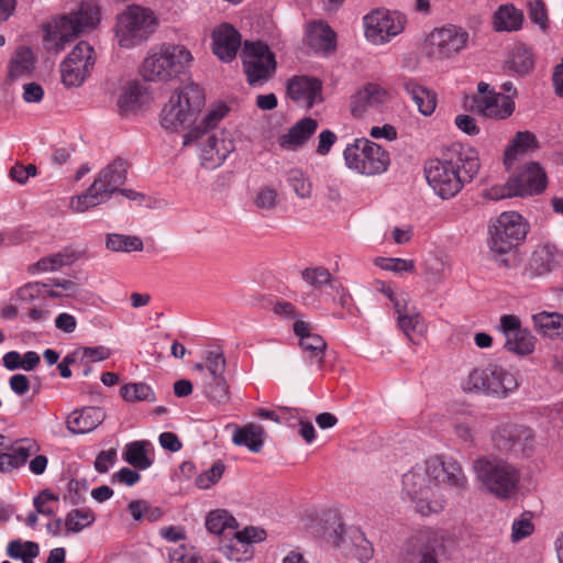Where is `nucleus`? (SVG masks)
<instances>
[{"mask_svg": "<svg viewBox=\"0 0 563 563\" xmlns=\"http://www.w3.org/2000/svg\"><path fill=\"white\" fill-rule=\"evenodd\" d=\"M49 285L34 282L19 288L16 296L21 301L32 302L36 299L44 298L45 287Z\"/></svg>", "mask_w": 563, "mask_h": 563, "instance_id": "58", "label": "nucleus"}, {"mask_svg": "<svg viewBox=\"0 0 563 563\" xmlns=\"http://www.w3.org/2000/svg\"><path fill=\"white\" fill-rule=\"evenodd\" d=\"M99 22V8L93 2H84L78 11L60 15L45 27L44 46L47 52L58 54L73 37Z\"/></svg>", "mask_w": 563, "mask_h": 563, "instance_id": "5", "label": "nucleus"}, {"mask_svg": "<svg viewBox=\"0 0 563 563\" xmlns=\"http://www.w3.org/2000/svg\"><path fill=\"white\" fill-rule=\"evenodd\" d=\"M505 349L519 355H528L534 350V339L527 329L506 338Z\"/></svg>", "mask_w": 563, "mask_h": 563, "instance_id": "47", "label": "nucleus"}, {"mask_svg": "<svg viewBox=\"0 0 563 563\" xmlns=\"http://www.w3.org/2000/svg\"><path fill=\"white\" fill-rule=\"evenodd\" d=\"M232 441L238 446H246L251 452L258 453L264 444L265 431L262 426L247 423L244 427L233 426Z\"/></svg>", "mask_w": 563, "mask_h": 563, "instance_id": "31", "label": "nucleus"}, {"mask_svg": "<svg viewBox=\"0 0 563 563\" xmlns=\"http://www.w3.org/2000/svg\"><path fill=\"white\" fill-rule=\"evenodd\" d=\"M107 249L113 252L142 251L143 242L141 239L123 234H108L106 240Z\"/></svg>", "mask_w": 563, "mask_h": 563, "instance_id": "50", "label": "nucleus"}, {"mask_svg": "<svg viewBox=\"0 0 563 563\" xmlns=\"http://www.w3.org/2000/svg\"><path fill=\"white\" fill-rule=\"evenodd\" d=\"M143 87L139 82H130L118 99V107L122 114L136 111L142 103Z\"/></svg>", "mask_w": 563, "mask_h": 563, "instance_id": "46", "label": "nucleus"}, {"mask_svg": "<svg viewBox=\"0 0 563 563\" xmlns=\"http://www.w3.org/2000/svg\"><path fill=\"white\" fill-rule=\"evenodd\" d=\"M402 88L410 96L421 114L428 117L434 112L437 95L433 91L420 86L412 79H406L402 82Z\"/></svg>", "mask_w": 563, "mask_h": 563, "instance_id": "32", "label": "nucleus"}, {"mask_svg": "<svg viewBox=\"0 0 563 563\" xmlns=\"http://www.w3.org/2000/svg\"><path fill=\"white\" fill-rule=\"evenodd\" d=\"M206 528L213 534L229 537L238 528V522L228 510L217 509L207 516Z\"/></svg>", "mask_w": 563, "mask_h": 563, "instance_id": "38", "label": "nucleus"}, {"mask_svg": "<svg viewBox=\"0 0 563 563\" xmlns=\"http://www.w3.org/2000/svg\"><path fill=\"white\" fill-rule=\"evenodd\" d=\"M58 497L45 489L41 492L33 500L34 507L38 514L45 516H52L54 514L53 508H51L47 504L49 501H57Z\"/></svg>", "mask_w": 563, "mask_h": 563, "instance_id": "62", "label": "nucleus"}, {"mask_svg": "<svg viewBox=\"0 0 563 563\" xmlns=\"http://www.w3.org/2000/svg\"><path fill=\"white\" fill-rule=\"evenodd\" d=\"M538 147V141L533 133L529 131L518 132L509 145L507 146L504 155L505 165L510 168L516 158L519 155H523L528 153L530 150H534Z\"/></svg>", "mask_w": 563, "mask_h": 563, "instance_id": "35", "label": "nucleus"}, {"mask_svg": "<svg viewBox=\"0 0 563 563\" xmlns=\"http://www.w3.org/2000/svg\"><path fill=\"white\" fill-rule=\"evenodd\" d=\"M194 57L183 45L163 44L152 47L143 60L141 74L147 81H169L185 74Z\"/></svg>", "mask_w": 563, "mask_h": 563, "instance_id": "6", "label": "nucleus"}, {"mask_svg": "<svg viewBox=\"0 0 563 563\" xmlns=\"http://www.w3.org/2000/svg\"><path fill=\"white\" fill-rule=\"evenodd\" d=\"M545 186L547 176L543 169L537 163H529L516 177L508 181L506 187H493L488 195L493 199L532 196L542 192Z\"/></svg>", "mask_w": 563, "mask_h": 563, "instance_id": "13", "label": "nucleus"}, {"mask_svg": "<svg viewBox=\"0 0 563 563\" xmlns=\"http://www.w3.org/2000/svg\"><path fill=\"white\" fill-rule=\"evenodd\" d=\"M110 356V350L106 346H87L80 349V358L87 362H100Z\"/></svg>", "mask_w": 563, "mask_h": 563, "instance_id": "63", "label": "nucleus"}, {"mask_svg": "<svg viewBox=\"0 0 563 563\" xmlns=\"http://www.w3.org/2000/svg\"><path fill=\"white\" fill-rule=\"evenodd\" d=\"M517 387L516 376L496 364L473 369L463 382V389L466 391L483 393L498 398L507 397Z\"/></svg>", "mask_w": 563, "mask_h": 563, "instance_id": "10", "label": "nucleus"}, {"mask_svg": "<svg viewBox=\"0 0 563 563\" xmlns=\"http://www.w3.org/2000/svg\"><path fill=\"white\" fill-rule=\"evenodd\" d=\"M321 91L322 82L309 76H295L287 84L289 98L307 109L321 101Z\"/></svg>", "mask_w": 563, "mask_h": 563, "instance_id": "22", "label": "nucleus"}, {"mask_svg": "<svg viewBox=\"0 0 563 563\" xmlns=\"http://www.w3.org/2000/svg\"><path fill=\"white\" fill-rule=\"evenodd\" d=\"M147 445H150V443L145 441H134L126 444L123 452V459L135 468H148L153 461L147 456Z\"/></svg>", "mask_w": 563, "mask_h": 563, "instance_id": "45", "label": "nucleus"}, {"mask_svg": "<svg viewBox=\"0 0 563 563\" xmlns=\"http://www.w3.org/2000/svg\"><path fill=\"white\" fill-rule=\"evenodd\" d=\"M533 532V525L531 522V514L523 512L519 519L512 522L511 539L512 541H520L529 537Z\"/></svg>", "mask_w": 563, "mask_h": 563, "instance_id": "57", "label": "nucleus"}, {"mask_svg": "<svg viewBox=\"0 0 563 563\" xmlns=\"http://www.w3.org/2000/svg\"><path fill=\"white\" fill-rule=\"evenodd\" d=\"M229 108L225 104H220L214 109L210 110L201 123L190 130L184 139V145H189L192 142L203 139L205 134H210V131L214 129L218 123L227 115Z\"/></svg>", "mask_w": 563, "mask_h": 563, "instance_id": "33", "label": "nucleus"}, {"mask_svg": "<svg viewBox=\"0 0 563 563\" xmlns=\"http://www.w3.org/2000/svg\"><path fill=\"white\" fill-rule=\"evenodd\" d=\"M38 450L40 445L34 439L23 438L12 441L0 434V472L9 473L23 466Z\"/></svg>", "mask_w": 563, "mask_h": 563, "instance_id": "18", "label": "nucleus"}, {"mask_svg": "<svg viewBox=\"0 0 563 563\" xmlns=\"http://www.w3.org/2000/svg\"><path fill=\"white\" fill-rule=\"evenodd\" d=\"M442 539L432 530L412 536L401 552V563H439Z\"/></svg>", "mask_w": 563, "mask_h": 563, "instance_id": "16", "label": "nucleus"}, {"mask_svg": "<svg viewBox=\"0 0 563 563\" xmlns=\"http://www.w3.org/2000/svg\"><path fill=\"white\" fill-rule=\"evenodd\" d=\"M200 140V158L206 168H216L223 164L227 157L235 150L230 133L218 131L205 134Z\"/></svg>", "mask_w": 563, "mask_h": 563, "instance_id": "19", "label": "nucleus"}, {"mask_svg": "<svg viewBox=\"0 0 563 563\" xmlns=\"http://www.w3.org/2000/svg\"><path fill=\"white\" fill-rule=\"evenodd\" d=\"M494 446L514 456L527 455L532 445V432L529 428L517 424H504L492 437Z\"/></svg>", "mask_w": 563, "mask_h": 563, "instance_id": "17", "label": "nucleus"}, {"mask_svg": "<svg viewBox=\"0 0 563 563\" xmlns=\"http://www.w3.org/2000/svg\"><path fill=\"white\" fill-rule=\"evenodd\" d=\"M523 15L514 5H501L494 15V25L497 31H517L521 27Z\"/></svg>", "mask_w": 563, "mask_h": 563, "instance_id": "41", "label": "nucleus"}, {"mask_svg": "<svg viewBox=\"0 0 563 563\" xmlns=\"http://www.w3.org/2000/svg\"><path fill=\"white\" fill-rule=\"evenodd\" d=\"M532 320L543 336L563 341V314L542 311L533 314Z\"/></svg>", "mask_w": 563, "mask_h": 563, "instance_id": "34", "label": "nucleus"}, {"mask_svg": "<svg viewBox=\"0 0 563 563\" xmlns=\"http://www.w3.org/2000/svg\"><path fill=\"white\" fill-rule=\"evenodd\" d=\"M506 67L518 76H527L534 67L532 49L525 44H517L506 62Z\"/></svg>", "mask_w": 563, "mask_h": 563, "instance_id": "36", "label": "nucleus"}, {"mask_svg": "<svg viewBox=\"0 0 563 563\" xmlns=\"http://www.w3.org/2000/svg\"><path fill=\"white\" fill-rule=\"evenodd\" d=\"M294 332L299 338V345L311 363H317L319 368L323 366V358L327 350L324 339L311 332L309 323L298 320L294 323Z\"/></svg>", "mask_w": 563, "mask_h": 563, "instance_id": "23", "label": "nucleus"}, {"mask_svg": "<svg viewBox=\"0 0 563 563\" xmlns=\"http://www.w3.org/2000/svg\"><path fill=\"white\" fill-rule=\"evenodd\" d=\"M468 37L467 31L453 24L435 29L427 40L428 54L435 58H449L466 47Z\"/></svg>", "mask_w": 563, "mask_h": 563, "instance_id": "15", "label": "nucleus"}, {"mask_svg": "<svg viewBox=\"0 0 563 563\" xmlns=\"http://www.w3.org/2000/svg\"><path fill=\"white\" fill-rule=\"evenodd\" d=\"M395 311L398 314V327L410 341H412L411 333H422L424 331L426 327L422 317L416 308H408V298L406 299V306Z\"/></svg>", "mask_w": 563, "mask_h": 563, "instance_id": "39", "label": "nucleus"}, {"mask_svg": "<svg viewBox=\"0 0 563 563\" xmlns=\"http://www.w3.org/2000/svg\"><path fill=\"white\" fill-rule=\"evenodd\" d=\"M308 44L316 53L328 55L336 48V34L323 22H314L308 30Z\"/></svg>", "mask_w": 563, "mask_h": 563, "instance_id": "30", "label": "nucleus"}, {"mask_svg": "<svg viewBox=\"0 0 563 563\" xmlns=\"http://www.w3.org/2000/svg\"><path fill=\"white\" fill-rule=\"evenodd\" d=\"M432 484L463 492L468 487V479L461 463L452 456L435 455L424 466L412 467L402 476V486L422 516L438 514L445 505L442 496H435Z\"/></svg>", "mask_w": 563, "mask_h": 563, "instance_id": "1", "label": "nucleus"}, {"mask_svg": "<svg viewBox=\"0 0 563 563\" xmlns=\"http://www.w3.org/2000/svg\"><path fill=\"white\" fill-rule=\"evenodd\" d=\"M225 466L222 461H217L212 466L196 478V485L200 489H208L220 481Z\"/></svg>", "mask_w": 563, "mask_h": 563, "instance_id": "55", "label": "nucleus"}, {"mask_svg": "<svg viewBox=\"0 0 563 563\" xmlns=\"http://www.w3.org/2000/svg\"><path fill=\"white\" fill-rule=\"evenodd\" d=\"M346 536L353 545L349 556L357 559L361 563L368 562L373 556V548L365 534L356 527H349Z\"/></svg>", "mask_w": 563, "mask_h": 563, "instance_id": "44", "label": "nucleus"}, {"mask_svg": "<svg viewBox=\"0 0 563 563\" xmlns=\"http://www.w3.org/2000/svg\"><path fill=\"white\" fill-rule=\"evenodd\" d=\"M107 200L108 199L103 197L102 192L98 190L92 183L86 192L71 199L70 207L76 212H85L90 208L106 202Z\"/></svg>", "mask_w": 563, "mask_h": 563, "instance_id": "49", "label": "nucleus"}, {"mask_svg": "<svg viewBox=\"0 0 563 563\" xmlns=\"http://www.w3.org/2000/svg\"><path fill=\"white\" fill-rule=\"evenodd\" d=\"M227 367V361L220 349L210 350L206 353L205 362L197 363L195 369L203 374L202 379L223 378Z\"/></svg>", "mask_w": 563, "mask_h": 563, "instance_id": "37", "label": "nucleus"}, {"mask_svg": "<svg viewBox=\"0 0 563 563\" xmlns=\"http://www.w3.org/2000/svg\"><path fill=\"white\" fill-rule=\"evenodd\" d=\"M203 393L208 400L216 407H222L230 402L231 394L227 378L202 379Z\"/></svg>", "mask_w": 563, "mask_h": 563, "instance_id": "40", "label": "nucleus"}, {"mask_svg": "<svg viewBox=\"0 0 563 563\" xmlns=\"http://www.w3.org/2000/svg\"><path fill=\"white\" fill-rule=\"evenodd\" d=\"M346 166L361 175L385 173L390 164L388 152L368 139H355L343 152Z\"/></svg>", "mask_w": 563, "mask_h": 563, "instance_id": "8", "label": "nucleus"}, {"mask_svg": "<svg viewBox=\"0 0 563 563\" xmlns=\"http://www.w3.org/2000/svg\"><path fill=\"white\" fill-rule=\"evenodd\" d=\"M374 263L379 268L390 271L396 274L413 273L416 271L413 260H405L398 257H376Z\"/></svg>", "mask_w": 563, "mask_h": 563, "instance_id": "54", "label": "nucleus"}, {"mask_svg": "<svg viewBox=\"0 0 563 563\" xmlns=\"http://www.w3.org/2000/svg\"><path fill=\"white\" fill-rule=\"evenodd\" d=\"M34 69L33 53L27 47H20L15 51L9 64V77L18 79L24 75H29Z\"/></svg>", "mask_w": 563, "mask_h": 563, "instance_id": "43", "label": "nucleus"}, {"mask_svg": "<svg viewBox=\"0 0 563 563\" xmlns=\"http://www.w3.org/2000/svg\"><path fill=\"white\" fill-rule=\"evenodd\" d=\"M93 47L87 42H79L60 64L62 81L66 87L80 86L95 65Z\"/></svg>", "mask_w": 563, "mask_h": 563, "instance_id": "14", "label": "nucleus"}, {"mask_svg": "<svg viewBox=\"0 0 563 563\" xmlns=\"http://www.w3.org/2000/svg\"><path fill=\"white\" fill-rule=\"evenodd\" d=\"M95 521V515L89 509H74L68 512L65 526L68 532H80Z\"/></svg>", "mask_w": 563, "mask_h": 563, "instance_id": "52", "label": "nucleus"}, {"mask_svg": "<svg viewBox=\"0 0 563 563\" xmlns=\"http://www.w3.org/2000/svg\"><path fill=\"white\" fill-rule=\"evenodd\" d=\"M233 538L230 540V543L222 544L220 547L221 552L224 556L232 561H242L247 559L249 556H243L240 554L238 550V545L242 548L249 547L253 542L262 541L266 537V532L263 529H257L254 527H246L241 531H232L231 534Z\"/></svg>", "mask_w": 563, "mask_h": 563, "instance_id": "28", "label": "nucleus"}, {"mask_svg": "<svg viewBox=\"0 0 563 563\" xmlns=\"http://www.w3.org/2000/svg\"><path fill=\"white\" fill-rule=\"evenodd\" d=\"M528 228V223L516 211H505L490 220L487 245L490 257L499 266L514 265L517 247L526 239Z\"/></svg>", "mask_w": 563, "mask_h": 563, "instance_id": "3", "label": "nucleus"}, {"mask_svg": "<svg viewBox=\"0 0 563 563\" xmlns=\"http://www.w3.org/2000/svg\"><path fill=\"white\" fill-rule=\"evenodd\" d=\"M287 181L295 194L301 199H308L312 194V184L301 169L289 170Z\"/></svg>", "mask_w": 563, "mask_h": 563, "instance_id": "53", "label": "nucleus"}, {"mask_svg": "<svg viewBox=\"0 0 563 563\" xmlns=\"http://www.w3.org/2000/svg\"><path fill=\"white\" fill-rule=\"evenodd\" d=\"M555 247L552 245H543L534 250L530 260V266L538 273L544 274L550 272L556 262Z\"/></svg>", "mask_w": 563, "mask_h": 563, "instance_id": "48", "label": "nucleus"}, {"mask_svg": "<svg viewBox=\"0 0 563 563\" xmlns=\"http://www.w3.org/2000/svg\"><path fill=\"white\" fill-rule=\"evenodd\" d=\"M155 26L156 18L151 10L130 5L118 16L115 25L118 43L124 48L135 47L150 37Z\"/></svg>", "mask_w": 563, "mask_h": 563, "instance_id": "9", "label": "nucleus"}, {"mask_svg": "<svg viewBox=\"0 0 563 563\" xmlns=\"http://www.w3.org/2000/svg\"><path fill=\"white\" fill-rule=\"evenodd\" d=\"M388 91L375 82H367L351 98L350 110L354 118H363L368 109L377 108L387 102Z\"/></svg>", "mask_w": 563, "mask_h": 563, "instance_id": "21", "label": "nucleus"}, {"mask_svg": "<svg viewBox=\"0 0 563 563\" xmlns=\"http://www.w3.org/2000/svg\"><path fill=\"white\" fill-rule=\"evenodd\" d=\"M241 46L240 33L229 23H222L212 32L213 54L222 62L235 58Z\"/></svg>", "mask_w": 563, "mask_h": 563, "instance_id": "24", "label": "nucleus"}, {"mask_svg": "<svg viewBox=\"0 0 563 563\" xmlns=\"http://www.w3.org/2000/svg\"><path fill=\"white\" fill-rule=\"evenodd\" d=\"M472 468L482 488L494 497L505 500L516 495L520 472L508 461L494 454L483 455L473 461Z\"/></svg>", "mask_w": 563, "mask_h": 563, "instance_id": "4", "label": "nucleus"}, {"mask_svg": "<svg viewBox=\"0 0 563 563\" xmlns=\"http://www.w3.org/2000/svg\"><path fill=\"white\" fill-rule=\"evenodd\" d=\"M317 129L318 121L316 119L303 118L296 122L287 133L278 137V144L285 151H297L309 141Z\"/></svg>", "mask_w": 563, "mask_h": 563, "instance_id": "26", "label": "nucleus"}, {"mask_svg": "<svg viewBox=\"0 0 563 563\" xmlns=\"http://www.w3.org/2000/svg\"><path fill=\"white\" fill-rule=\"evenodd\" d=\"M364 35L374 45L389 43L404 32L407 19L398 11L374 9L363 18Z\"/></svg>", "mask_w": 563, "mask_h": 563, "instance_id": "11", "label": "nucleus"}, {"mask_svg": "<svg viewBox=\"0 0 563 563\" xmlns=\"http://www.w3.org/2000/svg\"><path fill=\"white\" fill-rule=\"evenodd\" d=\"M528 7L530 20L542 30H545L548 26V15L544 3L541 0H533L529 2Z\"/></svg>", "mask_w": 563, "mask_h": 563, "instance_id": "61", "label": "nucleus"}, {"mask_svg": "<svg viewBox=\"0 0 563 563\" xmlns=\"http://www.w3.org/2000/svg\"><path fill=\"white\" fill-rule=\"evenodd\" d=\"M205 103L202 88L194 82L185 85L170 96L161 113V124L166 130L176 131L190 125Z\"/></svg>", "mask_w": 563, "mask_h": 563, "instance_id": "7", "label": "nucleus"}, {"mask_svg": "<svg viewBox=\"0 0 563 563\" xmlns=\"http://www.w3.org/2000/svg\"><path fill=\"white\" fill-rule=\"evenodd\" d=\"M106 419L102 408L96 406L75 409L66 419V428L73 434H85L97 429Z\"/></svg>", "mask_w": 563, "mask_h": 563, "instance_id": "25", "label": "nucleus"}, {"mask_svg": "<svg viewBox=\"0 0 563 563\" xmlns=\"http://www.w3.org/2000/svg\"><path fill=\"white\" fill-rule=\"evenodd\" d=\"M244 73L250 85H262L273 77L277 62L267 44L245 42L242 48Z\"/></svg>", "mask_w": 563, "mask_h": 563, "instance_id": "12", "label": "nucleus"}, {"mask_svg": "<svg viewBox=\"0 0 563 563\" xmlns=\"http://www.w3.org/2000/svg\"><path fill=\"white\" fill-rule=\"evenodd\" d=\"M277 191L272 187H264L255 196L254 203L257 208L272 210L277 203Z\"/></svg>", "mask_w": 563, "mask_h": 563, "instance_id": "60", "label": "nucleus"}, {"mask_svg": "<svg viewBox=\"0 0 563 563\" xmlns=\"http://www.w3.org/2000/svg\"><path fill=\"white\" fill-rule=\"evenodd\" d=\"M121 396L126 401H154L153 389L145 383L125 384L120 389Z\"/></svg>", "mask_w": 563, "mask_h": 563, "instance_id": "51", "label": "nucleus"}, {"mask_svg": "<svg viewBox=\"0 0 563 563\" xmlns=\"http://www.w3.org/2000/svg\"><path fill=\"white\" fill-rule=\"evenodd\" d=\"M302 280L312 289L310 292H303L301 295V301L305 305H310L316 301L317 291H321L322 289L330 288H339L336 286V282L333 279L329 269L325 267H308L301 272Z\"/></svg>", "mask_w": 563, "mask_h": 563, "instance_id": "27", "label": "nucleus"}, {"mask_svg": "<svg viewBox=\"0 0 563 563\" xmlns=\"http://www.w3.org/2000/svg\"><path fill=\"white\" fill-rule=\"evenodd\" d=\"M478 169L479 159L473 150L449 151L441 158H431L424 164L426 179L442 199L456 196Z\"/></svg>", "mask_w": 563, "mask_h": 563, "instance_id": "2", "label": "nucleus"}, {"mask_svg": "<svg viewBox=\"0 0 563 563\" xmlns=\"http://www.w3.org/2000/svg\"><path fill=\"white\" fill-rule=\"evenodd\" d=\"M76 256L70 252H58L47 257L38 260L36 263L29 267V273L38 274L45 272H54L63 266L73 264L76 261Z\"/></svg>", "mask_w": 563, "mask_h": 563, "instance_id": "42", "label": "nucleus"}, {"mask_svg": "<svg viewBox=\"0 0 563 563\" xmlns=\"http://www.w3.org/2000/svg\"><path fill=\"white\" fill-rule=\"evenodd\" d=\"M478 111L488 118L506 119L515 110V102L510 96L490 93L476 100Z\"/></svg>", "mask_w": 563, "mask_h": 563, "instance_id": "29", "label": "nucleus"}, {"mask_svg": "<svg viewBox=\"0 0 563 563\" xmlns=\"http://www.w3.org/2000/svg\"><path fill=\"white\" fill-rule=\"evenodd\" d=\"M373 289L388 298L393 302L395 310H399L406 306V299L408 298V295L405 292L396 294L389 283L375 280L373 283Z\"/></svg>", "mask_w": 563, "mask_h": 563, "instance_id": "56", "label": "nucleus"}, {"mask_svg": "<svg viewBox=\"0 0 563 563\" xmlns=\"http://www.w3.org/2000/svg\"><path fill=\"white\" fill-rule=\"evenodd\" d=\"M128 173V162L118 157L112 163L107 165L100 170L98 176L93 180V185L100 190L108 200L114 192H122L125 196L128 190L121 189V186L125 183Z\"/></svg>", "mask_w": 563, "mask_h": 563, "instance_id": "20", "label": "nucleus"}, {"mask_svg": "<svg viewBox=\"0 0 563 563\" xmlns=\"http://www.w3.org/2000/svg\"><path fill=\"white\" fill-rule=\"evenodd\" d=\"M335 522H338L336 527L333 529V543L334 545L341 550L344 555H350L353 545L351 544L350 539L346 536V530L349 527H344V525L340 521L336 516H334Z\"/></svg>", "mask_w": 563, "mask_h": 563, "instance_id": "59", "label": "nucleus"}, {"mask_svg": "<svg viewBox=\"0 0 563 563\" xmlns=\"http://www.w3.org/2000/svg\"><path fill=\"white\" fill-rule=\"evenodd\" d=\"M523 329L518 317L514 314H504L500 318V331L505 338Z\"/></svg>", "mask_w": 563, "mask_h": 563, "instance_id": "64", "label": "nucleus"}]
</instances>
